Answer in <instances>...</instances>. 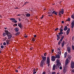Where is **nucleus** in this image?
Listing matches in <instances>:
<instances>
[{"label":"nucleus","mask_w":74,"mask_h":74,"mask_svg":"<svg viewBox=\"0 0 74 74\" xmlns=\"http://www.w3.org/2000/svg\"><path fill=\"white\" fill-rule=\"evenodd\" d=\"M56 68L59 67L61 65V63H60V61L59 60L57 59L56 60Z\"/></svg>","instance_id":"f257e3e1"},{"label":"nucleus","mask_w":74,"mask_h":74,"mask_svg":"<svg viewBox=\"0 0 74 74\" xmlns=\"http://www.w3.org/2000/svg\"><path fill=\"white\" fill-rule=\"evenodd\" d=\"M50 58L49 57H48L47 58V61L46 64H48V66L49 67V65H50Z\"/></svg>","instance_id":"f03ea898"},{"label":"nucleus","mask_w":74,"mask_h":74,"mask_svg":"<svg viewBox=\"0 0 74 74\" xmlns=\"http://www.w3.org/2000/svg\"><path fill=\"white\" fill-rule=\"evenodd\" d=\"M64 36H62L61 38V39L58 42V45H60V43H62V42L63 41V38H64Z\"/></svg>","instance_id":"7ed1b4c3"},{"label":"nucleus","mask_w":74,"mask_h":74,"mask_svg":"<svg viewBox=\"0 0 74 74\" xmlns=\"http://www.w3.org/2000/svg\"><path fill=\"white\" fill-rule=\"evenodd\" d=\"M45 65V62L43 60H42L40 62V66L42 67Z\"/></svg>","instance_id":"20e7f679"},{"label":"nucleus","mask_w":74,"mask_h":74,"mask_svg":"<svg viewBox=\"0 0 74 74\" xmlns=\"http://www.w3.org/2000/svg\"><path fill=\"white\" fill-rule=\"evenodd\" d=\"M71 67L72 69H74V62L73 61H71Z\"/></svg>","instance_id":"39448f33"},{"label":"nucleus","mask_w":74,"mask_h":74,"mask_svg":"<svg viewBox=\"0 0 74 74\" xmlns=\"http://www.w3.org/2000/svg\"><path fill=\"white\" fill-rule=\"evenodd\" d=\"M51 60L53 62H55V60H56V58L55 57V56H52L51 57Z\"/></svg>","instance_id":"423d86ee"},{"label":"nucleus","mask_w":74,"mask_h":74,"mask_svg":"<svg viewBox=\"0 0 74 74\" xmlns=\"http://www.w3.org/2000/svg\"><path fill=\"white\" fill-rule=\"evenodd\" d=\"M67 51H68V53H70L71 52V48L69 47H68L67 48Z\"/></svg>","instance_id":"0eeeda50"},{"label":"nucleus","mask_w":74,"mask_h":74,"mask_svg":"<svg viewBox=\"0 0 74 74\" xmlns=\"http://www.w3.org/2000/svg\"><path fill=\"white\" fill-rule=\"evenodd\" d=\"M42 60H43V61H45L46 60V59H47V58L46 57H45L43 56H42Z\"/></svg>","instance_id":"6e6552de"},{"label":"nucleus","mask_w":74,"mask_h":74,"mask_svg":"<svg viewBox=\"0 0 74 74\" xmlns=\"http://www.w3.org/2000/svg\"><path fill=\"white\" fill-rule=\"evenodd\" d=\"M21 23H20L18 24V26L20 27V28H22L23 27V25L21 24Z\"/></svg>","instance_id":"1a4fd4ad"},{"label":"nucleus","mask_w":74,"mask_h":74,"mask_svg":"<svg viewBox=\"0 0 74 74\" xmlns=\"http://www.w3.org/2000/svg\"><path fill=\"white\" fill-rule=\"evenodd\" d=\"M5 31L6 33L7 36H8V35L10 34V33L9 32H8V30H5Z\"/></svg>","instance_id":"9d476101"},{"label":"nucleus","mask_w":74,"mask_h":74,"mask_svg":"<svg viewBox=\"0 0 74 74\" xmlns=\"http://www.w3.org/2000/svg\"><path fill=\"white\" fill-rule=\"evenodd\" d=\"M69 62V59H68V58H67L66 61H65V64L66 65H67V64H68Z\"/></svg>","instance_id":"9b49d317"},{"label":"nucleus","mask_w":74,"mask_h":74,"mask_svg":"<svg viewBox=\"0 0 74 74\" xmlns=\"http://www.w3.org/2000/svg\"><path fill=\"white\" fill-rule=\"evenodd\" d=\"M59 12L61 13L62 14H64V9H62Z\"/></svg>","instance_id":"f8f14e48"},{"label":"nucleus","mask_w":74,"mask_h":74,"mask_svg":"<svg viewBox=\"0 0 74 74\" xmlns=\"http://www.w3.org/2000/svg\"><path fill=\"white\" fill-rule=\"evenodd\" d=\"M72 26H71V27L72 28V29H73V28L74 27V21H73L71 23Z\"/></svg>","instance_id":"ddd939ff"},{"label":"nucleus","mask_w":74,"mask_h":74,"mask_svg":"<svg viewBox=\"0 0 74 74\" xmlns=\"http://www.w3.org/2000/svg\"><path fill=\"white\" fill-rule=\"evenodd\" d=\"M8 37V39H10L11 37H12V35L10 34L8 35V36H7Z\"/></svg>","instance_id":"4468645a"},{"label":"nucleus","mask_w":74,"mask_h":74,"mask_svg":"<svg viewBox=\"0 0 74 74\" xmlns=\"http://www.w3.org/2000/svg\"><path fill=\"white\" fill-rule=\"evenodd\" d=\"M70 28H68V29L67 30V31H66V35L67 36L68 34H69V33L70 32Z\"/></svg>","instance_id":"2eb2a0df"},{"label":"nucleus","mask_w":74,"mask_h":74,"mask_svg":"<svg viewBox=\"0 0 74 74\" xmlns=\"http://www.w3.org/2000/svg\"><path fill=\"white\" fill-rule=\"evenodd\" d=\"M61 44L62 45V47H63V46L64 45V44H65V41L63 40L62 42L61 43Z\"/></svg>","instance_id":"dca6fc26"},{"label":"nucleus","mask_w":74,"mask_h":74,"mask_svg":"<svg viewBox=\"0 0 74 74\" xmlns=\"http://www.w3.org/2000/svg\"><path fill=\"white\" fill-rule=\"evenodd\" d=\"M55 69H56V64H54L53 65V70H55Z\"/></svg>","instance_id":"f3484780"},{"label":"nucleus","mask_w":74,"mask_h":74,"mask_svg":"<svg viewBox=\"0 0 74 74\" xmlns=\"http://www.w3.org/2000/svg\"><path fill=\"white\" fill-rule=\"evenodd\" d=\"M57 40H59L60 39V35H57Z\"/></svg>","instance_id":"a211bd4d"},{"label":"nucleus","mask_w":74,"mask_h":74,"mask_svg":"<svg viewBox=\"0 0 74 74\" xmlns=\"http://www.w3.org/2000/svg\"><path fill=\"white\" fill-rule=\"evenodd\" d=\"M56 58H60V55H56L55 56Z\"/></svg>","instance_id":"6ab92c4d"},{"label":"nucleus","mask_w":74,"mask_h":74,"mask_svg":"<svg viewBox=\"0 0 74 74\" xmlns=\"http://www.w3.org/2000/svg\"><path fill=\"white\" fill-rule=\"evenodd\" d=\"M6 42L7 45H9V44H10V43H9V42H10V40H6Z\"/></svg>","instance_id":"aec40b11"},{"label":"nucleus","mask_w":74,"mask_h":74,"mask_svg":"<svg viewBox=\"0 0 74 74\" xmlns=\"http://www.w3.org/2000/svg\"><path fill=\"white\" fill-rule=\"evenodd\" d=\"M67 52H65L64 53V58H66L67 56Z\"/></svg>","instance_id":"412c9836"},{"label":"nucleus","mask_w":74,"mask_h":74,"mask_svg":"<svg viewBox=\"0 0 74 74\" xmlns=\"http://www.w3.org/2000/svg\"><path fill=\"white\" fill-rule=\"evenodd\" d=\"M67 26H65L64 29V31H66V30H67Z\"/></svg>","instance_id":"4be33fe9"},{"label":"nucleus","mask_w":74,"mask_h":74,"mask_svg":"<svg viewBox=\"0 0 74 74\" xmlns=\"http://www.w3.org/2000/svg\"><path fill=\"white\" fill-rule=\"evenodd\" d=\"M15 30L16 32H18L19 31V29L18 28H16L15 29Z\"/></svg>","instance_id":"5701e85b"},{"label":"nucleus","mask_w":74,"mask_h":74,"mask_svg":"<svg viewBox=\"0 0 74 74\" xmlns=\"http://www.w3.org/2000/svg\"><path fill=\"white\" fill-rule=\"evenodd\" d=\"M33 74H36V69H34L33 70Z\"/></svg>","instance_id":"b1692460"},{"label":"nucleus","mask_w":74,"mask_h":74,"mask_svg":"<svg viewBox=\"0 0 74 74\" xmlns=\"http://www.w3.org/2000/svg\"><path fill=\"white\" fill-rule=\"evenodd\" d=\"M53 11V9H52V11H51V12H52L53 14H54V13L56 12L55 11ZM52 11H53V12H52Z\"/></svg>","instance_id":"393cba45"},{"label":"nucleus","mask_w":74,"mask_h":74,"mask_svg":"<svg viewBox=\"0 0 74 74\" xmlns=\"http://www.w3.org/2000/svg\"><path fill=\"white\" fill-rule=\"evenodd\" d=\"M63 34V32H60V33H58V34L59 35H60V34Z\"/></svg>","instance_id":"a878e982"},{"label":"nucleus","mask_w":74,"mask_h":74,"mask_svg":"<svg viewBox=\"0 0 74 74\" xmlns=\"http://www.w3.org/2000/svg\"><path fill=\"white\" fill-rule=\"evenodd\" d=\"M48 14H49V16H52V15L51 14V13L49 12Z\"/></svg>","instance_id":"bb28decb"},{"label":"nucleus","mask_w":74,"mask_h":74,"mask_svg":"<svg viewBox=\"0 0 74 74\" xmlns=\"http://www.w3.org/2000/svg\"><path fill=\"white\" fill-rule=\"evenodd\" d=\"M27 16L29 17V16H30V14L29 13H28L26 14Z\"/></svg>","instance_id":"cd10ccee"},{"label":"nucleus","mask_w":74,"mask_h":74,"mask_svg":"<svg viewBox=\"0 0 74 74\" xmlns=\"http://www.w3.org/2000/svg\"><path fill=\"white\" fill-rule=\"evenodd\" d=\"M60 31L61 32H62L63 31V29L62 28H60Z\"/></svg>","instance_id":"c85d7f7f"},{"label":"nucleus","mask_w":74,"mask_h":74,"mask_svg":"<svg viewBox=\"0 0 74 74\" xmlns=\"http://www.w3.org/2000/svg\"><path fill=\"white\" fill-rule=\"evenodd\" d=\"M58 14H59V15L60 17H61V16H62V14H61V13H60V12H59L58 13Z\"/></svg>","instance_id":"c756f323"},{"label":"nucleus","mask_w":74,"mask_h":74,"mask_svg":"<svg viewBox=\"0 0 74 74\" xmlns=\"http://www.w3.org/2000/svg\"><path fill=\"white\" fill-rule=\"evenodd\" d=\"M68 59H69V60H70V59H71V57L70 56H69L68 57Z\"/></svg>","instance_id":"7c9ffc66"},{"label":"nucleus","mask_w":74,"mask_h":74,"mask_svg":"<svg viewBox=\"0 0 74 74\" xmlns=\"http://www.w3.org/2000/svg\"><path fill=\"white\" fill-rule=\"evenodd\" d=\"M10 19L11 21H14V20H15V19L14 18H11Z\"/></svg>","instance_id":"2f4dec72"},{"label":"nucleus","mask_w":74,"mask_h":74,"mask_svg":"<svg viewBox=\"0 0 74 74\" xmlns=\"http://www.w3.org/2000/svg\"><path fill=\"white\" fill-rule=\"evenodd\" d=\"M14 22V23H17V21H16V20L14 21H12V22Z\"/></svg>","instance_id":"473e14b6"},{"label":"nucleus","mask_w":74,"mask_h":74,"mask_svg":"<svg viewBox=\"0 0 74 74\" xmlns=\"http://www.w3.org/2000/svg\"><path fill=\"white\" fill-rule=\"evenodd\" d=\"M71 18H72V19H74V16L73 15H72L71 16Z\"/></svg>","instance_id":"72a5a7b5"},{"label":"nucleus","mask_w":74,"mask_h":74,"mask_svg":"<svg viewBox=\"0 0 74 74\" xmlns=\"http://www.w3.org/2000/svg\"><path fill=\"white\" fill-rule=\"evenodd\" d=\"M63 72L64 73H66V69H64Z\"/></svg>","instance_id":"f704fd0d"},{"label":"nucleus","mask_w":74,"mask_h":74,"mask_svg":"<svg viewBox=\"0 0 74 74\" xmlns=\"http://www.w3.org/2000/svg\"><path fill=\"white\" fill-rule=\"evenodd\" d=\"M72 49L73 50H74V46L73 45H72Z\"/></svg>","instance_id":"c9c22d12"},{"label":"nucleus","mask_w":74,"mask_h":74,"mask_svg":"<svg viewBox=\"0 0 74 74\" xmlns=\"http://www.w3.org/2000/svg\"><path fill=\"white\" fill-rule=\"evenodd\" d=\"M3 35L4 36H6V34L5 33H3Z\"/></svg>","instance_id":"e433bc0d"},{"label":"nucleus","mask_w":74,"mask_h":74,"mask_svg":"<svg viewBox=\"0 0 74 74\" xmlns=\"http://www.w3.org/2000/svg\"><path fill=\"white\" fill-rule=\"evenodd\" d=\"M1 47L2 48V49H3V48H4V46L3 45L1 46Z\"/></svg>","instance_id":"4c0bfd02"},{"label":"nucleus","mask_w":74,"mask_h":74,"mask_svg":"<svg viewBox=\"0 0 74 74\" xmlns=\"http://www.w3.org/2000/svg\"><path fill=\"white\" fill-rule=\"evenodd\" d=\"M33 49V47H31L30 49V50H31V51H32V49Z\"/></svg>","instance_id":"58836bf2"},{"label":"nucleus","mask_w":74,"mask_h":74,"mask_svg":"<svg viewBox=\"0 0 74 74\" xmlns=\"http://www.w3.org/2000/svg\"><path fill=\"white\" fill-rule=\"evenodd\" d=\"M52 74H56V72H53L52 73Z\"/></svg>","instance_id":"ea45409f"},{"label":"nucleus","mask_w":74,"mask_h":74,"mask_svg":"<svg viewBox=\"0 0 74 74\" xmlns=\"http://www.w3.org/2000/svg\"><path fill=\"white\" fill-rule=\"evenodd\" d=\"M57 51H60V48H58Z\"/></svg>","instance_id":"a19ab883"},{"label":"nucleus","mask_w":74,"mask_h":74,"mask_svg":"<svg viewBox=\"0 0 74 74\" xmlns=\"http://www.w3.org/2000/svg\"><path fill=\"white\" fill-rule=\"evenodd\" d=\"M44 18V16H42L40 17V18L41 19H42Z\"/></svg>","instance_id":"79ce46f5"},{"label":"nucleus","mask_w":74,"mask_h":74,"mask_svg":"<svg viewBox=\"0 0 74 74\" xmlns=\"http://www.w3.org/2000/svg\"><path fill=\"white\" fill-rule=\"evenodd\" d=\"M32 41H35V40L34 39V38H32Z\"/></svg>","instance_id":"37998d69"},{"label":"nucleus","mask_w":74,"mask_h":74,"mask_svg":"<svg viewBox=\"0 0 74 74\" xmlns=\"http://www.w3.org/2000/svg\"><path fill=\"white\" fill-rule=\"evenodd\" d=\"M3 45H6V43L5 42H3Z\"/></svg>","instance_id":"c03bdc74"},{"label":"nucleus","mask_w":74,"mask_h":74,"mask_svg":"<svg viewBox=\"0 0 74 74\" xmlns=\"http://www.w3.org/2000/svg\"><path fill=\"white\" fill-rule=\"evenodd\" d=\"M67 21H70V18H68V19L67 20Z\"/></svg>","instance_id":"a18cd8bd"},{"label":"nucleus","mask_w":74,"mask_h":74,"mask_svg":"<svg viewBox=\"0 0 74 74\" xmlns=\"http://www.w3.org/2000/svg\"><path fill=\"white\" fill-rule=\"evenodd\" d=\"M46 55H47V53H44V56H46Z\"/></svg>","instance_id":"49530a36"},{"label":"nucleus","mask_w":74,"mask_h":74,"mask_svg":"<svg viewBox=\"0 0 74 74\" xmlns=\"http://www.w3.org/2000/svg\"><path fill=\"white\" fill-rule=\"evenodd\" d=\"M24 37L25 38H27V36H26V35H25Z\"/></svg>","instance_id":"de8ad7c7"},{"label":"nucleus","mask_w":74,"mask_h":74,"mask_svg":"<svg viewBox=\"0 0 74 74\" xmlns=\"http://www.w3.org/2000/svg\"><path fill=\"white\" fill-rule=\"evenodd\" d=\"M60 70H62V66H60Z\"/></svg>","instance_id":"09e8293b"},{"label":"nucleus","mask_w":74,"mask_h":74,"mask_svg":"<svg viewBox=\"0 0 74 74\" xmlns=\"http://www.w3.org/2000/svg\"><path fill=\"white\" fill-rule=\"evenodd\" d=\"M58 29H58V28H56L55 29V31H56L57 30H58Z\"/></svg>","instance_id":"8fccbe9b"},{"label":"nucleus","mask_w":74,"mask_h":74,"mask_svg":"<svg viewBox=\"0 0 74 74\" xmlns=\"http://www.w3.org/2000/svg\"><path fill=\"white\" fill-rule=\"evenodd\" d=\"M18 34H19V33H18V32H17L16 33V36H17L18 35Z\"/></svg>","instance_id":"3c124183"},{"label":"nucleus","mask_w":74,"mask_h":74,"mask_svg":"<svg viewBox=\"0 0 74 74\" xmlns=\"http://www.w3.org/2000/svg\"><path fill=\"white\" fill-rule=\"evenodd\" d=\"M27 3H28V2H26L24 4V5H25L26 4H27Z\"/></svg>","instance_id":"603ef678"},{"label":"nucleus","mask_w":74,"mask_h":74,"mask_svg":"<svg viewBox=\"0 0 74 74\" xmlns=\"http://www.w3.org/2000/svg\"><path fill=\"white\" fill-rule=\"evenodd\" d=\"M57 13H57V12H56L54 13V14H55V15H57Z\"/></svg>","instance_id":"864d4df0"},{"label":"nucleus","mask_w":74,"mask_h":74,"mask_svg":"<svg viewBox=\"0 0 74 74\" xmlns=\"http://www.w3.org/2000/svg\"><path fill=\"white\" fill-rule=\"evenodd\" d=\"M54 51V49H53L52 50V53H53V52Z\"/></svg>","instance_id":"5fc2aeb1"},{"label":"nucleus","mask_w":74,"mask_h":74,"mask_svg":"<svg viewBox=\"0 0 74 74\" xmlns=\"http://www.w3.org/2000/svg\"><path fill=\"white\" fill-rule=\"evenodd\" d=\"M16 72V73H18V71L17 70H15Z\"/></svg>","instance_id":"6e6d98bb"},{"label":"nucleus","mask_w":74,"mask_h":74,"mask_svg":"<svg viewBox=\"0 0 74 74\" xmlns=\"http://www.w3.org/2000/svg\"><path fill=\"white\" fill-rule=\"evenodd\" d=\"M58 53H60V54H61V51H59Z\"/></svg>","instance_id":"4d7b16f0"},{"label":"nucleus","mask_w":74,"mask_h":74,"mask_svg":"<svg viewBox=\"0 0 74 74\" xmlns=\"http://www.w3.org/2000/svg\"><path fill=\"white\" fill-rule=\"evenodd\" d=\"M42 74H45V72H43Z\"/></svg>","instance_id":"13d9d810"},{"label":"nucleus","mask_w":74,"mask_h":74,"mask_svg":"<svg viewBox=\"0 0 74 74\" xmlns=\"http://www.w3.org/2000/svg\"><path fill=\"white\" fill-rule=\"evenodd\" d=\"M64 21H62V22H61V23H64Z\"/></svg>","instance_id":"bf43d9fd"},{"label":"nucleus","mask_w":74,"mask_h":74,"mask_svg":"<svg viewBox=\"0 0 74 74\" xmlns=\"http://www.w3.org/2000/svg\"><path fill=\"white\" fill-rule=\"evenodd\" d=\"M34 37H37V36H36V35H34Z\"/></svg>","instance_id":"052dcab7"},{"label":"nucleus","mask_w":74,"mask_h":74,"mask_svg":"<svg viewBox=\"0 0 74 74\" xmlns=\"http://www.w3.org/2000/svg\"><path fill=\"white\" fill-rule=\"evenodd\" d=\"M72 71L73 72V73H74V70H73Z\"/></svg>","instance_id":"680f3d73"},{"label":"nucleus","mask_w":74,"mask_h":74,"mask_svg":"<svg viewBox=\"0 0 74 74\" xmlns=\"http://www.w3.org/2000/svg\"><path fill=\"white\" fill-rule=\"evenodd\" d=\"M15 25L16 26H17V25H18L17 24H15Z\"/></svg>","instance_id":"e2e57ef3"},{"label":"nucleus","mask_w":74,"mask_h":74,"mask_svg":"<svg viewBox=\"0 0 74 74\" xmlns=\"http://www.w3.org/2000/svg\"><path fill=\"white\" fill-rule=\"evenodd\" d=\"M18 20L19 21H21V18H19L18 19Z\"/></svg>","instance_id":"0e129e2a"},{"label":"nucleus","mask_w":74,"mask_h":74,"mask_svg":"<svg viewBox=\"0 0 74 74\" xmlns=\"http://www.w3.org/2000/svg\"><path fill=\"white\" fill-rule=\"evenodd\" d=\"M21 14H18L17 16H20Z\"/></svg>","instance_id":"69168bd1"},{"label":"nucleus","mask_w":74,"mask_h":74,"mask_svg":"<svg viewBox=\"0 0 74 74\" xmlns=\"http://www.w3.org/2000/svg\"><path fill=\"white\" fill-rule=\"evenodd\" d=\"M7 38H6V37H5V40H7Z\"/></svg>","instance_id":"338daca9"},{"label":"nucleus","mask_w":74,"mask_h":74,"mask_svg":"<svg viewBox=\"0 0 74 74\" xmlns=\"http://www.w3.org/2000/svg\"><path fill=\"white\" fill-rule=\"evenodd\" d=\"M13 26H15V24H14L13 25Z\"/></svg>","instance_id":"774afa93"}]
</instances>
